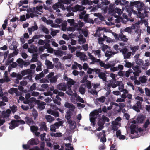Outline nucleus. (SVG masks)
Segmentation results:
<instances>
[{
	"mask_svg": "<svg viewBox=\"0 0 150 150\" xmlns=\"http://www.w3.org/2000/svg\"><path fill=\"white\" fill-rule=\"evenodd\" d=\"M145 117L143 115H141L138 116L136 121L134 120L132 122V123L133 124L130 126V128L131 129V138L138 137L141 135V133L142 131V129L140 128L137 127L134 124L142 123Z\"/></svg>",
	"mask_w": 150,
	"mask_h": 150,
	"instance_id": "obj_1",
	"label": "nucleus"
},
{
	"mask_svg": "<svg viewBox=\"0 0 150 150\" xmlns=\"http://www.w3.org/2000/svg\"><path fill=\"white\" fill-rule=\"evenodd\" d=\"M114 5V4H111L109 5V13L112 14L113 16L115 17L116 18L115 19L116 22L117 23H119L121 22L125 24L128 21L127 16L124 13L123 15V18H120L118 17V15H120L122 14L123 12V10L124 7L122 8V10L119 9L117 8H116L114 10H112V8L113 7Z\"/></svg>",
	"mask_w": 150,
	"mask_h": 150,
	"instance_id": "obj_2",
	"label": "nucleus"
},
{
	"mask_svg": "<svg viewBox=\"0 0 150 150\" xmlns=\"http://www.w3.org/2000/svg\"><path fill=\"white\" fill-rule=\"evenodd\" d=\"M130 4L131 7L132 6H134L137 8V11L134 10L133 9H131L130 10L127 9V11L129 15L131 13H133L135 14H136L140 18H142L145 16V13L143 14V13L145 11L143 10V8L144 4L142 2L139 1H131L130 2Z\"/></svg>",
	"mask_w": 150,
	"mask_h": 150,
	"instance_id": "obj_3",
	"label": "nucleus"
},
{
	"mask_svg": "<svg viewBox=\"0 0 150 150\" xmlns=\"http://www.w3.org/2000/svg\"><path fill=\"white\" fill-rule=\"evenodd\" d=\"M42 6H38L36 8L27 9V11L28 13L30 14V16L31 18H33L37 16L38 14H40V12H42Z\"/></svg>",
	"mask_w": 150,
	"mask_h": 150,
	"instance_id": "obj_4",
	"label": "nucleus"
},
{
	"mask_svg": "<svg viewBox=\"0 0 150 150\" xmlns=\"http://www.w3.org/2000/svg\"><path fill=\"white\" fill-rule=\"evenodd\" d=\"M101 112V109H99L98 110H96L92 112L90 114V120L93 126L95 124V119L97 118L99 113Z\"/></svg>",
	"mask_w": 150,
	"mask_h": 150,
	"instance_id": "obj_5",
	"label": "nucleus"
},
{
	"mask_svg": "<svg viewBox=\"0 0 150 150\" xmlns=\"http://www.w3.org/2000/svg\"><path fill=\"white\" fill-rule=\"evenodd\" d=\"M110 76L112 78V80H111L110 81V83L107 85V86L105 85V88L107 90H108L110 88V87L111 86L112 87V85L113 84H117L116 82H120V81H116V77L117 76V75H115V74L113 73H111L110 74Z\"/></svg>",
	"mask_w": 150,
	"mask_h": 150,
	"instance_id": "obj_6",
	"label": "nucleus"
},
{
	"mask_svg": "<svg viewBox=\"0 0 150 150\" xmlns=\"http://www.w3.org/2000/svg\"><path fill=\"white\" fill-rule=\"evenodd\" d=\"M109 121V119L104 115L102 116L101 119L99 120L98 122V125L99 126L97 130L100 131L102 129L103 127V125L105 122H108Z\"/></svg>",
	"mask_w": 150,
	"mask_h": 150,
	"instance_id": "obj_7",
	"label": "nucleus"
},
{
	"mask_svg": "<svg viewBox=\"0 0 150 150\" xmlns=\"http://www.w3.org/2000/svg\"><path fill=\"white\" fill-rule=\"evenodd\" d=\"M116 84H113L112 85V88H115L117 86H119L118 89L120 90L121 92H123V94L126 95L128 93V91L125 89H124V84L122 83L121 81H120V82H116Z\"/></svg>",
	"mask_w": 150,
	"mask_h": 150,
	"instance_id": "obj_8",
	"label": "nucleus"
},
{
	"mask_svg": "<svg viewBox=\"0 0 150 150\" xmlns=\"http://www.w3.org/2000/svg\"><path fill=\"white\" fill-rule=\"evenodd\" d=\"M25 123V121L22 120H12L10 123L9 128L11 129H13L16 127L18 126L20 124H24Z\"/></svg>",
	"mask_w": 150,
	"mask_h": 150,
	"instance_id": "obj_9",
	"label": "nucleus"
},
{
	"mask_svg": "<svg viewBox=\"0 0 150 150\" xmlns=\"http://www.w3.org/2000/svg\"><path fill=\"white\" fill-rule=\"evenodd\" d=\"M58 122L55 123L54 125H52L50 126V130L52 132H56V129L59 128L60 126H61L63 122L62 120L59 118L57 119Z\"/></svg>",
	"mask_w": 150,
	"mask_h": 150,
	"instance_id": "obj_10",
	"label": "nucleus"
},
{
	"mask_svg": "<svg viewBox=\"0 0 150 150\" xmlns=\"http://www.w3.org/2000/svg\"><path fill=\"white\" fill-rule=\"evenodd\" d=\"M85 9V7L81 6L78 5H76L74 7H71L70 6L67 7V9L68 11L71 10L73 12H75L77 11H81Z\"/></svg>",
	"mask_w": 150,
	"mask_h": 150,
	"instance_id": "obj_11",
	"label": "nucleus"
},
{
	"mask_svg": "<svg viewBox=\"0 0 150 150\" xmlns=\"http://www.w3.org/2000/svg\"><path fill=\"white\" fill-rule=\"evenodd\" d=\"M133 69L135 71L134 72L132 73L134 76H131V79L132 80H135L136 79V77L138 76L139 75V74L141 73V71L139 69L138 66L133 67Z\"/></svg>",
	"mask_w": 150,
	"mask_h": 150,
	"instance_id": "obj_12",
	"label": "nucleus"
},
{
	"mask_svg": "<svg viewBox=\"0 0 150 150\" xmlns=\"http://www.w3.org/2000/svg\"><path fill=\"white\" fill-rule=\"evenodd\" d=\"M87 87L88 89V91L92 94L97 95L98 92L95 90H92L91 89V83L89 81L87 80L86 83Z\"/></svg>",
	"mask_w": 150,
	"mask_h": 150,
	"instance_id": "obj_13",
	"label": "nucleus"
},
{
	"mask_svg": "<svg viewBox=\"0 0 150 150\" xmlns=\"http://www.w3.org/2000/svg\"><path fill=\"white\" fill-rule=\"evenodd\" d=\"M64 78L65 80L67 81V85L68 87H71V85H73L76 83L73 79L70 78H69L65 74H64Z\"/></svg>",
	"mask_w": 150,
	"mask_h": 150,
	"instance_id": "obj_14",
	"label": "nucleus"
},
{
	"mask_svg": "<svg viewBox=\"0 0 150 150\" xmlns=\"http://www.w3.org/2000/svg\"><path fill=\"white\" fill-rule=\"evenodd\" d=\"M76 100L82 103H84V101L82 98L78 96L76 93H75L74 96H72L71 97V100L72 102L76 103Z\"/></svg>",
	"mask_w": 150,
	"mask_h": 150,
	"instance_id": "obj_15",
	"label": "nucleus"
},
{
	"mask_svg": "<svg viewBox=\"0 0 150 150\" xmlns=\"http://www.w3.org/2000/svg\"><path fill=\"white\" fill-rule=\"evenodd\" d=\"M120 51L122 52L125 59L129 58L131 55V52H128L127 48H123L120 50Z\"/></svg>",
	"mask_w": 150,
	"mask_h": 150,
	"instance_id": "obj_16",
	"label": "nucleus"
},
{
	"mask_svg": "<svg viewBox=\"0 0 150 150\" xmlns=\"http://www.w3.org/2000/svg\"><path fill=\"white\" fill-rule=\"evenodd\" d=\"M73 148L69 144H63L60 149L58 150H73Z\"/></svg>",
	"mask_w": 150,
	"mask_h": 150,
	"instance_id": "obj_17",
	"label": "nucleus"
},
{
	"mask_svg": "<svg viewBox=\"0 0 150 150\" xmlns=\"http://www.w3.org/2000/svg\"><path fill=\"white\" fill-rule=\"evenodd\" d=\"M30 97V95L29 93H27L26 94L25 98L26 99V100L24 101V103L25 104H28L30 102H33L35 101L36 99L35 98L32 97L30 98L29 100L28 99Z\"/></svg>",
	"mask_w": 150,
	"mask_h": 150,
	"instance_id": "obj_18",
	"label": "nucleus"
},
{
	"mask_svg": "<svg viewBox=\"0 0 150 150\" xmlns=\"http://www.w3.org/2000/svg\"><path fill=\"white\" fill-rule=\"evenodd\" d=\"M76 55L77 57H79L81 60L85 61L87 59V56L81 52H77L76 53Z\"/></svg>",
	"mask_w": 150,
	"mask_h": 150,
	"instance_id": "obj_19",
	"label": "nucleus"
},
{
	"mask_svg": "<svg viewBox=\"0 0 150 150\" xmlns=\"http://www.w3.org/2000/svg\"><path fill=\"white\" fill-rule=\"evenodd\" d=\"M121 132L120 130H117L116 132V136L120 140H123L126 138L125 136L121 134Z\"/></svg>",
	"mask_w": 150,
	"mask_h": 150,
	"instance_id": "obj_20",
	"label": "nucleus"
},
{
	"mask_svg": "<svg viewBox=\"0 0 150 150\" xmlns=\"http://www.w3.org/2000/svg\"><path fill=\"white\" fill-rule=\"evenodd\" d=\"M105 131H103L102 132L100 133L99 136L98 135L99 138L100 137H102L100 139V141L101 142H105L106 141V139L105 137Z\"/></svg>",
	"mask_w": 150,
	"mask_h": 150,
	"instance_id": "obj_21",
	"label": "nucleus"
},
{
	"mask_svg": "<svg viewBox=\"0 0 150 150\" xmlns=\"http://www.w3.org/2000/svg\"><path fill=\"white\" fill-rule=\"evenodd\" d=\"M67 122L69 124V127L71 129L73 130L75 128L76 123L75 122L69 120L67 121Z\"/></svg>",
	"mask_w": 150,
	"mask_h": 150,
	"instance_id": "obj_22",
	"label": "nucleus"
},
{
	"mask_svg": "<svg viewBox=\"0 0 150 150\" xmlns=\"http://www.w3.org/2000/svg\"><path fill=\"white\" fill-rule=\"evenodd\" d=\"M88 15L87 14H86L85 15L84 17V20L85 22L88 23H94L93 21L89 18H88Z\"/></svg>",
	"mask_w": 150,
	"mask_h": 150,
	"instance_id": "obj_23",
	"label": "nucleus"
},
{
	"mask_svg": "<svg viewBox=\"0 0 150 150\" xmlns=\"http://www.w3.org/2000/svg\"><path fill=\"white\" fill-rule=\"evenodd\" d=\"M136 105L137 107L136 106H134L132 107V108L137 112H139L140 110L139 108L141 107V103L139 102H137L136 103Z\"/></svg>",
	"mask_w": 150,
	"mask_h": 150,
	"instance_id": "obj_24",
	"label": "nucleus"
},
{
	"mask_svg": "<svg viewBox=\"0 0 150 150\" xmlns=\"http://www.w3.org/2000/svg\"><path fill=\"white\" fill-rule=\"evenodd\" d=\"M112 129L114 130H116L117 129V126H120V123L115 120L112 122Z\"/></svg>",
	"mask_w": 150,
	"mask_h": 150,
	"instance_id": "obj_25",
	"label": "nucleus"
},
{
	"mask_svg": "<svg viewBox=\"0 0 150 150\" xmlns=\"http://www.w3.org/2000/svg\"><path fill=\"white\" fill-rule=\"evenodd\" d=\"M78 43L79 44H83L85 43L86 42V40L85 38H83V35H80L78 37Z\"/></svg>",
	"mask_w": 150,
	"mask_h": 150,
	"instance_id": "obj_26",
	"label": "nucleus"
},
{
	"mask_svg": "<svg viewBox=\"0 0 150 150\" xmlns=\"http://www.w3.org/2000/svg\"><path fill=\"white\" fill-rule=\"evenodd\" d=\"M28 51L30 53L36 52H38V49L36 47H34L32 45L31 46V48H29L28 50Z\"/></svg>",
	"mask_w": 150,
	"mask_h": 150,
	"instance_id": "obj_27",
	"label": "nucleus"
},
{
	"mask_svg": "<svg viewBox=\"0 0 150 150\" xmlns=\"http://www.w3.org/2000/svg\"><path fill=\"white\" fill-rule=\"evenodd\" d=\"M44 47L45 48L47 49V51L48 52L50 53H52L53 52V49L50 47V45L48 44H45L44 45Z\"/></svg>",
	"mask_w": 150,
	"mask_h": 150,
	"instance_id": "obj_28",
	"label": "nucleus"
},
{
	"mask_svg": "<svg viewBox=\"0 0 150 150\" xmlns=\"http://www.w3.org/2000/svg\"><path fill=\"white\" fill-rule=\"evenodd\" d=\"M102 30H103L104 31L106 32H109V30H106L105 28H102V27H98V28L95 34V36H98V37H99L100 35H99V32L100 31Z\"/></svg>",
	"mask_w": 150,
	"mask_h": 150,
	"instance_id": "obj_29",
	"label": "nucleus"
},
{
	"mask_svg": "<svg viewBox=\"0 0 150 150\" xmlns=\"http://www.w3.org/2000/svg\"><path fill=\"white\" fill-rule=\"evenodd\" d=\"M87 53L88 55L89 56V58L91 60L93 61L94 62H98L100 61V59H96L95 57L90 52H88Z\"/></svg>",
	"mask_w": 150,
	"mask_h": 150,
	"instance_id": "obj_30",
	"label": "nucleus"
},
{
	"mask_svg": "<svg viewBox=\"0 0 150 150\" xmlns=\"http://www.w3.org/2000/svg\"><path fill=\"white\" fill-rule=\"evenodd\" d=\"M57 88L60 90L65 91L66 90V87L65 85L63 83L58 85L57 86Z\"/></svg>",
	"mask_w": 150,
	"mask_h": 150,
	"instance_id": "obj_31",
	"label": "nucleus"
},
{
	"mask_svg": "<svg viewBox=\"0 0 150 150\" xmlns=\"http://www.w3.org/2000/svg\"><path fill=\"white\" fill-rule=\"evenodd\" d=\"M9 93L11 94H13L15 93L17 96H18L19 95L17 89L15 88H11L9 90Z\"/></svg>",
	"mask_w": 150,
	"mask_h": 150,
	"instance_id": "obj_32",
	"label": "nucleus"
},
{
	"mask_svg": "<svg viewBox=\"0 0 150 150\" xmlns=\"http://www.w3.org/2000/svg\"><path fill=\"white\" fill-rule=\"evenodd\" d=\"M47 112L49 114H50L51 115L54 116L56 117H59V114L58 112L52 110L51 109H50L47 111Z\"/></svg>",
	"mask_w": 150,
	"mask_h": 150,
	"instance_id": "obj_33",
	"label": "nucleus"
},
{
	"mask_svg": "<svg viewBox=\"0 0 150 150\" xmlns=\"http://www.w3.org/2000/svg\"><path fill=\"white\" fill-rule=\"evenodd\" d=\"M98 62L99 63L101 67H103L105 69H109L111 67L109 63L108 64H105L100 60Z\"/></svg>",
	"mask_w": 150,
	"mask_h": 150,
	"instance_id": "obj_34",
	"label": "nucleus"
},
{
	"mask_svg": "<svg viewBox=\"0 0 150 150\" xmlns=\"http://www.w3.org/2000/svg\"><path fill=\"white\" fill-rule=\"evenodd\" d=\"M39 143V141L37 139H32L28 142V144L31 145L37 144Z\"/></svg>",
	"mask_w": 150,
	"mask_h": 150,
	"instance_id": "obj_35",
	"label": "nucleus"
},
{
	"mask_svg": "<svg viewBox=\"0 0 150 150\" xmlns=\"http://www.w3.org/2000/svg\"><path fill=\"white\" fill-rule=\"evenodd\" d=\"M53 101L55 103L57 104L58 105H60L61 99L59 97L58 95L56 96L55 98H53Z\"/></svg>",
	"mask_w": 150,
	"mask_h": 150,
	"instance_id": "obj_36",
	"label": "nucleus"
},
{
	"mask_svg": "<svg viewBox=\"0 0 150 150\" xmlns=\"http://www.w3.org/2000/svg\"><path fill=\"white\" fill-rule=\"evenodd\" d=\"M45 64L47 65V67L48 69H52L53 68V65L52 64V62L49 60H46Z\"/></svg>",
	"mask_w": 150,
	"mask_h": 150,
	"instance_id": "obj_37",
	"label": "nucleus"
},
{
	"mask_svg": "<svg viewBox=\"0 0 150 150\" xmlns=\"http://www.w3.org/2000/svg\"><path fill=\"white\" fill-rule=\"evenodd\" d=\"M25 120L26 123L29 126L32 125L34 123V122L31 119L28 117H26L25 118Z\"/></svg>",
	"mask_w": 150,
	"mask_h": 150,
	"instance_id": "obj_38",
	"label": "nucleus"
},
{
	"mask_svg": "<svg viewBox=\"0 0 150 150\" xmlns=\"http://www.w3.org/2000/svg\"><path fill=\"white\" fill-rule=\"evenodd\" d=\"M11 113V111L9 109L7 110L6 111H3L2 113V115L4 117L9 116Z\"/></svg>",
	"mask_w": 150,
	"mask_h": 150,
	"instance_id": "obj_39",
	"label": "nucleus"
},
{
	"mask_svg": "<svg viewBox=\"0 0 150 150\" xmlns=\"http://www.w3.org/2000/svg\"><path fill=\"white\" fill-rule=\"evenodd\" d=\"M54 54L56 55L61 56L63 55L66 54L65 52L63 51L58 50H54Z\"/></svg>",
	"mask_w": 150,
	"mask_h": 150,
	"instance_id": "obj_40",
	"label": "nucleus"
},
{
	"mask_svg": "<svg viewBox=\"0 0 150 150\" xmlns=\"http://www.w3.org/2000/svg\"><path fill=\"white\" fill-rule=\"evenodd\" d=\"M92 53H93L95 56H97L98 58H100L101 55V51L100 50H92Z\"/></svg>",
	"mask_w": 150,
	"mask_h": 150,
	"instance_id": "obj_41",
	"label": "nucleus"
},
{
	"mask_svg": "<svg viewBox=\"0 0 150 150\" xmlns=\"http://www.w3.org/2000/svg\"><path fill=\"white\" fill-rule=\"evenodd\" d=\"M99 77L100 79H102L104 81H106V75L104 72H100L99 74Z\"/></svg>",
	"mask_w": 150,
	"mask_h": 150,
	"instance_id": "obj_42",
	"label": "nucleus"
},
{
	"mask_svg": "<svg viewBox=\"0 0 150 150\" xmlns=\"http://www.w3.org/2000/svg\"><path fill=\"white\" fill-rule=\"evenodd\" d=\"M64 106L65 107L69 108L72 110L75 109L74 106L72 104L68 103H66L64 104Z\"/></svg>",
	"mask_w": 150,
	"mask_h": 150,
	"instance_id": "obj_43",
	"label": "nucleus"
},
{
	"mask_svg": "<svg viewBox=\"0 0 150 150\" xmlns=\"http://www.w3.org/2000/svg\"><path fill=\"white\" fill-rule=\"evenodd\" d=\"M82 4L83 5H91L93 4V1L89 0H83L81 2Z\"/></svg>",
	"mask_w": 150,
	"mask_h": 150,
	"instance_id": "obj_44",
	"label": "nucleus"
},
{
	"mask_svg": "<svg viewBox=\"0 0 150 150\" xmlns=\"http://www.w3.org/2000/svg\"><path fill=\"white\" fill-rule=\"evenodd\" d=\"M60 5V3L58 2L57 3H56L54 5L52 6V7L54 9L56 10V12H59L60 11V10L59 9H58Z\"/></svg>",
	"mask_w": 150,
	"mask_h": 150,
	"instance_id": "obj_45",
	"label": "nucleus"
},
{
	"mask_svg": "<svg viewBox=\"0 0 150 150\" xmlns=\"http://www.w3.org/2000/svg\"><path fill=\"white\" fill-rule=\"evenodd\" d=\"M85 85L82 84L81 86L79 88V91L82 94H84L85 93Z\"/></svg>",
	"mask_w": 150,
	"mask_h": 150,
	"instance_id": "obj_46",
	"label": "nucleus"
},
{
	"mask_svg": "<svg viewBox=\"0 0 150 150\" xmlns=\"http://www.w3.org/2000/svg\"><path fill=\"white\" fill-rule=\"evenodd\" d=\"M116 53V52H112L111 51H107L105 53V56L107 57H110Z\"/></svg>",
	"mask_w": 150,
	"mask_h": 150,
	"instance_id": "obj_47",
	"label": "nucleus"
},
{
	"mask_svg": "<svg viewBox=\"0 0 150 150\" xmlns=\"http://www.w3.org/2000/svg\"><path fill=\"white\" fill-rule=\"evenodd\" d=\"M45 117L48 122H52L55 120L54 117H52L50 115H47L45 116Z\"/></svg>",
	"mask_w": 150,
	"mask_h": 150,
	"instance_id": "obj_48",
	"label": "nucleus"
},
{
	"mask_svg": "<svg viewBox=\"0 0 150 150\" xmlns=\"http://www.w3.org/2000/svg\"><path fill=\"white\" fill-rule=\"evenodd\" d=\"M139 48V47L138 46L130 47V49L132 52V54L133 55L134 54L135 52L138 50Z\"/></svg>",
	"mask_w": 150,
	"mask_h": 150,
	"instance_id": "obj_49",
	"label": "nucleus"
},
{
	"mask_svg": "<svg viewBox=\"0 0 150 150\" xmlns=\"http://www.w3.org/2000/svg\"><path fill=\"white\" fill-rule=\"evenodd\" d=\"M134 64V62L131 63L129 62H127L126 61L125 66V67L128 68H130L132 67L133 68V67H134L133 66V65Z\"/></svg>",
	"mask_w": 150,
	"mask_h": 150,
	"instance_id": "obj_50",
	"label": "nucleus"
},
{
	"mask_svg": "<svg viewBox=\"0 0 150 150\" xmlns=\"http://www.w3.org/2000/svg\"><path fill=\"white\" fill-rule=\"evenodd\" d=\"M115 3L117 5L120 4L121 5H125L126 4H128L129 3V2L128 1H126L124 3H123L120 0H117L115 1Z\"/></svg>",
	"mask_w": 150,
	"mask_h": 150,
	"instance_id": "obj_51",
	"label": "nucleus"
},
{
	"mask_svg": "<svg viewBox=\"0 0 150 150\" xmlns=\"http://www.w3.org/2000/svg\"><path fill=\"white\" fill-rule=\"evenodd\" d=\"M26 17L24 15H23L20 17V20L21 21H25L26 19H28L30 18V16L29 14H26Z\"/></svg>",
	"mask_w": 150,
	"mask_h": 150,
	"instance_id": "obj_52",
	"label": "nucleus"
},
{
	"mask_svg": "<svg viewBox=\"0 0 150 150\" xmlns=\"http://www.w3.org/2000/svg\"><path fill=\"white\" fill-rule=\"evenodd\" d=\"M46 103L44 102H41L38 103V108L41 110L44 109L45 108V105Z\"/></svg>",
	"mask_w": 150,
	"mask_h": 150,
	"instance_id": "obj_53",
	"label": "nucleus"
},
{
	"mask_svg": "<svg viewBox=\"0 0 150 150\" xmlns=\"http://www.w3.org/2000/svg\"><path fill=\"white\" fill-rule=\"evenodd\" d=\"M139 81L141 83H145L147 81L146 77L145 76H143L139 78Z\"/></svg>",
	"mask_w": 150,
	"mask_h": 150,
	"instance_id": "obj_54",
	"label": "nucleus"
},
{
	"mask_svg": "<svg viewBox=\"0 0 150 150\" xmlns=\"http://www.w3.org/2000/svg\"><path fill=\"white\" fill-rule=\"evenodd\" d=\"M31 72V71L30 69H27L21 72V74L22 76H25Z\"/></svg>",
	"mask_w": 150,
	"mask_h": 150,
	"instance_id": "obj_55",
	"label": "nucleus"
},
{
	"mask_svg": "<svg viewBox=\"0 0 150 150\" xmlns=\"http://www.w3.org/2000/svg\"><path fill=\"white\" fill-rule=\"evenodd\" d=\"M147 60H145L146 63L143 64L142 66V68L143 69H147L148 67L150 65V63L149 62H147Z\"/></svg>",
	"mask_w": 150,
	"mask_h": 150,
	"instance_id": "obj_56",
	"label": "nucleus"
},
{
	"mask_svg": "<svg viewBox=\"0 0 150 150\" xmlns=\"http://www.w3.org/2000/svg\"><path fill=\"white\" fill-rule=\"evenodd\" d=\"M103 37L104 38L105 40H106V41L107 43H111L114 42V40H112L110 38L108 37L105 35H103Z\"/></svg>",
	"mask_w": 150,
	"mask_h": 150,
	"instance_id": "obj_57",
	"label": "nucleus"
},
{
	"mask_svg": "<svg viewBox=\"0 0 150 150\" xmlns=\"http://www.w3.org/2000/svg\"><path fill=\"white\" fill-rule=\"evenodd\" d=\"M57 76L56 75L49 79V80L51 83H55L57 81Z\"/></svg>",
	"mask_w": 150,
	"mask_h": 150,
	"instance_id": "obj_58",
	"label": "nucleus"
},
{
	"mask_svg": "<svg viewBox=\"0 0 150 150\" xmlns=\"http://www.w3.org/2000/svg\"><path fill=\"white\" fill-rule=\"evenodd\" d=\"M28 3V1L27 0H21L18 3L19 7L23 6V4H27Z\"/></svg>",
	"mask_w": 150,
	"mask_h": 150,
	"instance_id": "obj_59",
	"label": "nucleus"
},
{
	"mask_svg": "<svg viewBox=\"0 0 150 150\" xmlns=\"http://www.w3.org/2000/svg\"><path fill=\"white\" fill-rule=\"evenodd\" d=\"M38 28V27L37 26H33L31 28H28V31L30 34H31L32 31L37 30Z\"/></svg>",
	"mask_w": 150,
	"mask_h": 150,
	"instance_id": "obj_60",
	"label": "nucleus"
},
{
	"mask_svg": "<svg viewBox=\"0 0 150 150\" xmlns=\"http://www.w3.org/2000/svg\"><path fill=\"white\" fill-rule=\"evenodd\" d=\"M120 36V38L121 40L125 42H127V41L128 39L126 38L125 36L123 35L122 34H121Z\"/></svg>",
	"mask_w": 150,
	"mask_h": 150,
	"instance_id": "obj_61",
	"label": "nucleus"
},
{
	"mask_svg": "<svg viewBox=\"0 0 150 150\" xmlns=\"http://www.w3.org/2000/svg\"><path fill=\"white\" fill-rule=\"evenodd\" d=\"M68 23H69L71 26H76V25L74 22V20L73 19H69L67 20Z\"/></svg>",
	"mask_w": 150,
	"mask_h": 150,
	"instance_id": "obj_62",
	"label": "nucleus"
},
{
	"mask_svg": "<svg viewBox=\"0 0 150 150\" xmlns=\"http://www.w3.org/2000/svg\"><path fill=\"white\" fill-rule=\"evenodd\" d=\"M92 86H93V88L94 89H97V90L98 91H99L101 90L100 84L99 83L94 84Z\"/></svg>",
	"mask_w": 150,
	"mask_h": 150,
	"instance_id": "obj_63",
	"label": "nucleus"
},
{
	"mask_svg": "<svg viewBox=\"0 0 150 150\" xmlns=\"http://www.w3.org/2000/svg\"><path fill=\"white\" fill-rule=\"evenodd\" d=\"M44 76V74L43 72H42L39 74H37L35 77V79L36 80H38L42 77H43Z\"/></svg>",
	"mask_w": 150,
	"mask_h": 150,
	"instance_id": "obj_64",
	"label": "nucleus"
}]
</instances>
